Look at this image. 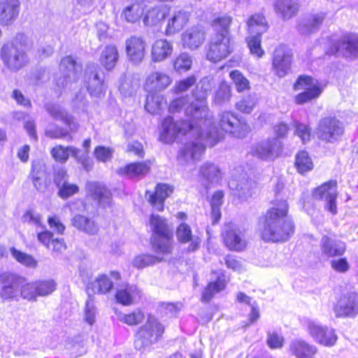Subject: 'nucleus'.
Returning <instances> with one entry per match:
<instances>
[{
    "label": "nucleus",
    "mask_w": 358,
    "mask_h": 358,
    "mask_svg": "<svg viewBox=\"0 0 358 358\" xmlns=\"http://www.w3.org/2000/svg\"><path fill=\"white\" fill-rule=\"evenodd\" d=\"M72 224L79 230H82L89 234H94L98 231V227L94 221L83 215H77L73 217Z\"/></svg>",
    "instance_id": "obj_43"
},
{
    "label": "nucleus",
    "mask_w": 358,
    "mask_h": 358,
    "mask_svg": "<svg viewBox=\"0 0 358 358\" xmlns=\"http://www.w3.org/2000/svg\"><path fill=\"white\" fill-rule=\"evenodd\" d=\"M196 77L194 75H192L185 79L180 80L176 84L174 87L175 92L182 93L187 91L196 83Z\"/></svg>",
    "instance_id": "obj_61"
},
{
    "label": "nucleus",
    "mask_w": 358,
    "mask_h": 358,
    "mask_svg": "<svg viewBox=\"0 0 358 358\" xmlns=\"http://www.w3.org/2000/svg\"><path fill=\"white\" fill-rule=\"evenodd\" d=\"M288 211L287 201H276L265 216L260 219L259 225L262 238L265 241H287L294 234L293 222L286 218Z\"/></svg>",
    "instance_id": "obj_2"
},
{
    "label": "nucleus",
    "mask_w": 358,
    "mask_h": 358,
    "mask_svg": "<svg viewBox=\"0 0 358 358\" xmlns=\"http://www.w3.org/2000/svg\"><path fill=\"white\" fill-rule=\"evenodd\" d=\"M338 317H353L358 314V293L350 292L341 296L334 307Z\"/></svg>",
    "instance_id": "obj_17"
},
{
    "label": "nucleus",
    "mask_w": 358,
    "mask_h": 358,
    "mask_svg": "<svg viewBox=\"0 0 358 358\" xmlns=\"http://www.w3.org/2000/svg\"><path fill=\"white\" fill-rule=\"evenodd\" d=\"M172 83L171 76L163 71L152 72L146 78L144 88L149 92H162Z\"/></svg>",
    "instance_id": "obj_23"
},
{
    "label": "nucleus",
    "mask_w": 358,
    "mask_h": 358,
    "mask_svg": "<svg viewBox=\"0 0 358 358\" xmlns=\"http://www.w3.org/2000/svg\"><path fill=\"white\" fill-rule=\"evenodd\" d=\"M257 103V99L256 95L249 94L238 101L236 103V108L243 113L249 114L253 110Z\"/></svg>",
    "instance_id": "obj_54"
},
{
    "label": "nucleus",
    "mask_w": 358,
    "mask_h": 358,
    "mask_svg": "<svg viewBox=\"0 0 358 358\" xmlns=\"http://www.w3.org/2000/svg\"><path fill=\"white\" fill-rule=\"evenodd\" d=\"M45 109L52 118L63 122L69 127L71 131L77 130L78 123L75 121L73 117L68 114L61 106L55 103H48L45 105Z\"/></svg>",
    "instance_id": "obj_27"
},
{
    "label": "nucleus",
    "mask_w": 358,
    "mask_h": 358,
    "mask_svg": "<svg viewBox=\"0 0 358 358\" xmlns=\"http://www.w3.org/2000/svg\"><path fill=\"white\" fill-rule=\"evenodd\" d=\"M10 252L11 256L22 266L29 268L37 267L38 262L32 255L18 250L15 248H11Z\"/></svg>",
    "instance_id": "obj_44"
},
{
    "label": "nucleus",
    "mask_w": 358,
    "mask_h": 358,
    "mask_svg": "<svg viewBox=\"0 0 358 358\" xmlns=\"http://www.w3.org/2000/svg\"><path fill=\"white\" fill-rule=\"evenodd\" d=\"M206 38V32L201 26L192 27L185 31L182 35V41L185 47L191 50L200 47Z\"/></svg>",
    "instance_id": "obj_25"
},
{
    "label": "nucleus",
    "mask_w": 358,
    "mask_h": 358,
    "mask_svg": "<svg viewBox=\"0 0 358 358\" xmlns=\"http://www.w3.org/2000/svg\"><path fill=\"white\" fill-rule=\"evenodd\" d=\"M162 260V257L149 254H143L135 257L131 264L134 267L138 269H142L147 266H152Z\"/></svg>",
    "instance_id": "obj_46"
},
{
    "label": "nucleus",
    "mask_w": 358,
    "mask_h": 358,
    "mask_svg": "<svg viewBox=\"0 0 358 358\" xmlns=\"http://www.w3.org/2000/svg\"><path fill=\"white\" fill-rule=\"evenodd\" d=\"M145 41L137 36H131L125 41V52L129 62L134 64H141L145 55Z\"/></svg>",
    "instance_id": "obj_18"
},
{
    "label": "nucleus",
    "mask_w": 358,
    "mask_h": 358,
    "mask_svg": "<svg viewBox=\"0 0 358 358\" xmlns=\"http://www.w3.org/2000/svg\"><path fill=\"white\" fill-rule=\"evenodd\" d=\"M168 13L164 6H157L150 9L143 17V23L146 26H155L162 21Z\"/></svg>",
    "instance_id": "obj_40"
},
{
    "label": "nucleus",
    "mask_w": 358,
    "mask_h": 358,
    "mask_svg": "<svg viewBox=\"0 0 358 358\" xmlns=\"http://www.w3.org/2000/svg\"><path fill=\"white\" fill-rule=\"evenodd\" d=\"M343 134L341 122L334 117H324L320 120L317 127L319 138L327 142L337 141Z\"/></svg>",
    "instance_id": "obj_13"
},
{
    "label": "nucleus",
    "mask_w": 358,
    "mask_h": 358,
    "mask_svg": "<svg viewBox=\"0 0 358 358\" xmlns=\"http://www.w3.org/2000/svg\"><path fill=\"white\" fill-rule=\"evenodd\" d=\"M44 176L45 173L38 170L37 166L33 164L31 177L34 187L39 192H44L48 187V183L44 179Z\"/></svg>",
    "instance_id": "obj_56"
},
{
    "label": "nucleus",
    "mask_w": 358,
    "mask_h": 358,
    "mask_svg": "<svg viewBox=\"0 0 358 358\" xmlns=\"http://www.w3.org/2000/svg\"><path fill=\"white\" fill-rule=\"evenodd\" d=\"M301 324L317 343L326 347H332L336 344L338 337L334 329L322 326L319 322L309 318L303 319Z\"/></svg>",
    "instance_id": "obj_6"
},
{
    "label": "nucleus",
    "mask_w": 358,
    "mask_h": 358,
    "mask_svg": "<svg viewBox=\"0 0 358 358\" xmlns=\"http://www.w3.org/2000/svg\"><path fill=\"white\" fill-rule=\"evenodd\" d=\"M86 189L87 193L101 205L106 206L110 204L111 194L104 185L98 182H87Z\"/></svg>",
    "instance_id": "obj_30"
},
{
    "label": "nucleus",
    "mask_w": 358,
    "mask_h": 358,
    "mask_svg": "<svg viewBox=\"0 0 358 358\" xmlns=\"http://www.w3.org/2000/svg\"><path fill=\"white\" fill-rule=\"evenodd\" d=\"M164 333V327L157 320L149 315L146 323L142 326L136 336L134 341L135 348L145 352L157 341Z\"/></svg>",
    "instance_id": "obj_5"
},
{
    "label": "nucleus",
    "mask_w": 358,
    "mask_h": 358,
    "mask_svg": "<svg viewBox=\"0 0 358 358\" xmlns=\"http://www.w3.org/2000/svg\"><path fill=\"white\" fill-rule=\"evenodd\" d=\"M201 177L209 184L217 182L219 180L220 171L217 167L213 164H205L200 169Z\"/></svg>",
    "instance_id": "obj_49"
},
{
    "label": "nucleus",
    "mask_w": 358,
    "mask_h": 358,
    "mask_svg": "<svg viewBox=\"0 0 358 358\" xmlns=\"http://www.w3.org/2000/svg\"><path fill=\"white\" fill-rule=\"evenodd\" d=\"M248 31L251 34L262 35L266 31L268 25L265 17L260 14L252 15L248 20Z\"/></svg>",
    "instance_id": "obj_41"
},
{
    "label": "nucleus",
    "mask_w": 358,
    "mask_h": 358,
    "mask_svg": "<svg viewBox=\"0 0 358 358\" xmlns=\"http://www.w3.org/2000/svg\"><path fill=\"white\" fill-rule=\"evenodd\" d=\"M250 128L244 121L236 117H231L225 116V133L229 132L234 137L241 138L247 136Z\"/></svg>",
    "instance_id": "obj_32"
},
{
    "label": "nucleus",
    "mask_w": 358,
    "mask_h": 358,
    "mask_svg": "<svg viewBox=\"0 0 358 358\" xmlns=\"http://www.w3.org/2000/svg\"><path fill=\"white\" fill-rule=\"evenodd\" d=\"M320 246L322 255L327 258L342 256L346 250L343 241L328 236L322 237Z\"/></svg>",
    "instance_id": "obj_22"
},
{
    "label": "nucleus",
    "mask_w": 358,
    "mask_h": 358,
    "mask_svg": "<svg viewBox=\"0 0 358 358\" xmlns=\"http://www.w3.org/2000/svg\"><path fill=\"white\" fill-rule=\"evenodd\" d=\"M117 319L127 325L135 326L143 321L145 314L141 309H136L132 313L128 314L119 313Z\"/></svg>",
    "instance_id": "obj_47"
},
{
    "label": "nucleus",
    "mask_w": 358,
    "mask_h": 358,
    "mask_svg": "<svg viewBox=\"0 0 358 358\" xmlns=\"http://www.w3.org/2000/svg\"><path fill=\"white\" fill-rule=\"evenodd\" d=\"M275 11L280 14L284 20L294 16L298 11V3L293 0H277L274 5Z\"/></svg>",
    "instance_id": "obj_38"
},
{
    "label": "nucleus",
    "mask_w": 358,
    "mask_h": 358,
    "mask_svg": "<svg viewBox=\"0 0 358 358\" xmlns=\"http://www.w3.org/2000/svg\"><path fill=\"white\" fill-rule=\"evenodd\" d=\"M235 171L236 173L233 174V177L228 182L229 188L234 196L240 199H246L252 196L257 184L255 181L249 180L241 167L237 168Z\"/></svg>",
    "instance_id": "obj_9"
},
{
    "label": "nucleus",
    "mask_w": 358,
    "mask_h": 358,
    "mask_svg": "<svg viewBox=\"0 0 358 358\" xmlns=\"http://www.w3.org/2000/svg\"><path fill=\"white\" fill-rule=\"evenodd\" d=\"M296 90H303L295 96V101L298 104H303L317 99L323 91L320 83L308 76H301L294 84Z\"/></svg>",
    "instance_id": "obj_8"
},
{
    "label": "nucleus",
    "mask_w": 358,
    "mask_h": 358,
    "mask_svg": "<svg viewBox=\"0 0 358 358\" xmlns=\"http://www.w3.org/2000/svg\"><path fill=\"white\" fill-rule=\"evenodd\" d=\"M89 298L86 301L85 308L84 318L89 324H93L96 321V308L94 303V299L92 296L88 295Z\"/></svg>",
    "instance_id": "obj_60"
},
{
    "label": "nucleus",
    "mask_w": 358,
    "mask_h": 358,
    "mask_svg": "<svg viewBox=\"0 0 358 358\" xmlns=\"http://www.w3.org/2000/svg\"><path fill=\"white\" fill-rule=\"evenodd\" d=\"M80 152V150L72 146L64 148L57 145L52 149L51 154L56 161L64 163L67 161L70 155L77 157Z\"/></svg>",
    "instance_id": "obj_42"
},
{
    "label": "nucleus",
    "mask_w": 358,
    "mask_h": 358,
    "mask_svg": "<svg viewBox=\"0 0 358 358\" xmlns=\"http://www.w3.org/2000/svg\"><path fill=\"white\" fill-rule=\"evenodd\" d=\"M38 295L45 296L52 294L57 287V283L53 280H44L36 281Z\"/></svg>",
    "instance_id": "obj_59"
},
{
    "label": "nucleus",
    "mask_w": 358,
    "mask_h": 358,
    "mask_svg": "<svg viewBox=\"0 0 358 358\" xmlns=\"http://www.w3.org/2000/svg\"><path fill=\"white\" fill-rule=\"evenodd\" d=\"M245 41L248 47L250 49V52L252 55L256 56L258 58L263 57L264 51L261 46L262 35H250L245 38Z\"/></svg>",
    "instance_id": "obj_51"
},
{
    "label": "nucleus",
    "mask_w": 358,
    "mask_h": 358,
    "mask_svg": "<svg viewBox=\"0 0 358 358\" xmlns=\"http://www.w3.org/2000/svg\"><path fill=\"white\" fill-rule=\"evenodd\" d=\"M341 52L346 57L358 56V34H346L341 40L335 41L327 50V54L334 55Z\"/></svg>",
    "instance_id": "obj_16"
},
{
    "label": "nucleus",
    "mask_w": 358,
    "mask_h": 358,
    "mask_svg": "<svg viewBox=\"0 0 358 358\" xmlns=\"http://www.w3.org/2000/svg\"><path fill=\"white\" fill-rule=\"evenodd\" d=\"M192 64L191 56L187 53H181L173 63L174 69L179 73L189 71Z\"/></svg>",
    "instance_id": "obj_57"
},
{
    "label": "nucleus",
    "mask_w": 358,
    "mask_h": 358,
    "mask_svg": "<svg viewBox=\"0 0 358 358\" xmlns=\"http://www.w3.org/2000/svg\"><path fill=\"white\" fill-rule=\"evenodd\" d=\"M173 192L172 187L167 184H158L154 193L146 192L148 196V201L152 207L158 210L162 211L164 206L165 199Z\"/></svg>",
    "instance_id": "obj_26"
},
{
    "label": "nucleus",
    "mask_w": 358,
    "mask_h": 358,
    "mask_svg": "<svg viewBox=\"0 0 358 358\" xmlns=\"http://www.w3.org/2000/svg\"><path fill=\"white\" fill-rule=\"evenodd\" d=\"M223 193L222 191L215 192L211 199V217L213 224L217 223L221 218L220 206L222 204Z\"/></svg>",
    "instance_id": "obj_52"
},
{
    "label": "nucleus",
    "mask_w": 358,
    "mask_h": 358,
    "mask_svg": "<svg viewBox=\"0 0 358 358\" xmlns=\"http://www.w3.org/2000/svg\"><path fill=\"white\" fill-rule=\"evenodd\" d=\"M113 283L106 275H99L94 281L88 284L87 292L88 295L94 294H106L113 287Z\"/></svg>",
    "instance_id": "obj_36"
},
{
    "label": "nucleus",
    "mask_w": 358,
    "mask_h": 358,
    "mask_svg": "<svg viewBox=\"0 0 358 358\" xmlns=\"http://www.w3.org/2000/svg\"><path fill=\"white\" fill-rule=\"evenodd\" d=\"M60 70L64 71L65 75L63 78H58L56 84L59 87L64 88L69 83L78 80L82 67L72 57L66 56L61 60Z\"/></svg>",
    "instance_id": "obj_19"
},
{
    "label": "nucleus",
    "mask_w": 358,
    "mask_h": 358,
    "mask_svg": "<svg viewBox=\"0 0 358 358\" xmlns=\"http://www.w3.org/2000/svg\"><path fill=\"white\" fill-rule=\"evenodd\" d=\"M176 238L181 243L191 242L188 247L189 251H194L199 248L200 243L199 241L198 238H193L191 228L185 223H181L178 227L176 230Z\"/></svg>",
    "instance_id": "obj_37"
},
{
    "label": "nucleus",
    "mask_w": 358,
    "mask_h": 358,
    "mask_svg": "<svg viewBox=\"0 0 358 358\" xmlns=\"http://www.w3.org/2000/svg\"><path fill=\"white\" fill-rule=\"evenodd\" d=\"M295 166L300 173H304L313 168V162L306 151H301L296 155Z\"/></svg>",
    "instance_id": "obj_50"
},
{
    "label": "nucleus",
    "mask_w": 358,
    "mask_h": 358,
    "mask_svg": "<svg viewBox=\"0 0 358 358\" xmlns=\"http://www.w3.org/2000/svg\"><path fill=\"white\" fill-rule=\"evenodd\" d=\"M115 297L118 303L124 306H130L141 300L142 292L136 285L125 284L117 289Z\"/></svg>",
    "instance_id": "obj_24"
},
{
    "label": "nucleus",
    "mask_w": 358,
    "mask_h": 358,
    "mask_svg": "<svg viewBox=\"0 0 358 358\" xmlns=\"http://www.w3.org/2000/svg\"><path fill=\"white\" fill-rule=\"evenodd\" d=\"M20 296L29 301L36 300V297L38 296L36 282L26 283L24 278V284H22V287L20 288Z\"/></svg>",
    "instance_id": "obj_58"
},
{
    "label": "nucleus",
    "mask_w": 358,
    "mask_h": 358,
    "mask_svg": "<svg viewBox=\"0 0 358 358\" xmlns=\"http://www.w3.org/2000/svg\"><path fill=\"white\" fill-rule=\"evenodd\" d=\"M150 165L151 162L150 161L131 163L124 168L120 169L118 173L131 178H143L150 171Z\"/></svg>",
    "instance_id": "obj_35"
},
{
    "label": "nucleus",
    "mask_w": 358,
    "mask_h": 358,
    "mask_svg": "<svg viewBox=\"0 0 358 358\" xmlns=\"http://www.w3.org/2000/svg\"><path fill=\"white\" fill-rule=\"evenodd\" d=\"M313 196L315 199L325 201V209L333 215L337 213L336 199L337 182L335 180H330L324 182L321 186L315 189Z\"/></svg>",
    "instance_id": "obj_12"
},
{
    "label": "nucleus",
    "mask_w": 358,
    "mask_h": 358,
    "mask_svg": "<svg viewBox=\"0 0 358 358\" xmlns=\"http://www.w3.org/2000/svg\"><path fill=\"white\" fill-rule=\"evenodd\" d=\"M267 344L272 349L280 348L284 344L283 336L275 332H268L267 336Z\"/></svg>",
    "instance_id": "obj_63"
},
{
    "label": "nucleus",
    "mask_w": 358,
    "mask_h": 358,
    "mask_svg": "<svg viewBox=\"0 0 358 358\" xmlns=\"http://www.w3.org/2000/svg\"><path fill=\"white\" fill-rule=\"evenodd\" d=\"M120 55L116 45H107L101 51L99 62L107 71L113 70L119 60Z\"/></svg>",
    "instance_id": "obj_33"
},
{
    "label": "nucleus",
    "mask_w": 358,
    "mask_h": 358,
    "mask_svg": "<svg viewBox=\"0 0 358 358\" xmlns=\"http://www.w3.org/2000/svg\"><path fill=\"white\" fill-rule=\"evenodd\" d=\"M31 47L32 42L27 35L17 34L0 50V57L4 66L12 71H19L28 63L27 52Z\"/></svg>",
    "instance_id": "obj_3"
},
{
    "label": "nucleus",
    "mask_w": 358,
    "mask_h": 358,
    "mask_svg": "<svg viewBox=\"0 0 358 358\" xmlns=\"http://www.w3.org/2000/svg\"><path fill=\"white\" fill-rule=\"evenodd\" d=\"M282 151V143L276 138H268L250 146L248 155L264 161H271Z\"/></svg>",
    "instance_id": "obj_10"
},
{
    "label": "nucleus",
    "mask_w": 358,
    "mask_h": 358,
    "mask_svg": "<svg viewBox=\"0 0 358 358\" xmlns=\"http://www.w3.org/2000/svg\"><path fill=\"white\" fill-rule=\"evenodd\" d=\"M173 50L171 42L166 39H158L152 45L151 59L155 63L163 62L172 55Z\"/></svg>",
    "instance_id": "obj_28"
},
{
    "label": "nucleus",
    "mask_w": 358,
    "mask_h": 358,
    "mask_svg": "<svg viewBox=\"0 0 358 358\" xmlns=\"http://www.w3.org/2000/svg\"><path fill=\"white\" fill-rule=\"evenodd\" d=\"M225 246L234 251H241L246 246L243 231L235 224H225Z\"/></svg>",
    "instance_id": "obj_20"
},
{
    "label": "nucleus",
    "mask_w": 358,
    "mask_h": 358,
    "mask_svg": "<svg viewBox=\"0 0 358 358\" xmlns=\"http://www.w3.org/2000/svg\"><path fill=\"white\" fill-rule=\"evenodd\" d=\"M143 13V6L136 1L124 8L121 17L129 23H135L140 20Z\"/></svg>",
    "instance_id": "obj_39"
},
{
    "label": "nucleus",
    "mask_w": 358,
    "mask_h": 358,
    "mask_svg": "<svg viewBox=\"0 0 358 358\" xmlns=\"http://www.w3.org/2000/svg\"><path fill=\"white\" fill-rule=\"evenodd\" d=\"M198 103H192L185 109L191 121L176 122L172 117H166L162 122L159 140L164 143L173 142L178 134L187 135L192 139L180 150L178 160L182 162L199 160L204 152L206 146L215 145L220 139L217 128L213 120L208 117V108L205 104L206 93L199 96L194 92Z\"/></svg>",
    "instance_id": "obj_1"
},
{
    "label": "nucleus",
    "mask_w": 358,
    "mask_h": 358,
    "mask_svg": "<svg viewBox=\"0 0 358 358\" xmlns=\"http://www.w3.org/2000/svg\"><path fill=\"white\" fill-rule=\"evenodd\" d=\"M94 155L98 161L106 162L111 159L113 150L108 148L98 146L95 149Z\"/></svg>",
    "instance_id": "obj_64"
},
{
    "label": "nucleus",
    "mask_w": 358,
    "mask_h": 358,
    "mask_svg": "<svg viewBox=\"0 0 358 358\" xmlns=\"http://www.w3.org/2000/svg\"><path fill=\"white\" fill-rule=\"evenodd\" d=\"M224 287V284L220 278H218L215 282H210L208 286L204 289L201 294V301L204 303L209 302L213 297L218 293Z\"/></svg>",
    "instance_id": "obj_53"
},
{
    "label": "nucleus",
    "mask_w": 358,
    "mask_h": 358,
    "mask_svg": "<svg viewBox=\"0 0 358 358\" xmlns=\"http://www.w3.org/2000/svg\"><path fill=\"white\" fill-rule=\"evenodd\" d=\"M150 225L152 231V244L154 251L158 255L170 254L173 249V229L167 220L157 215H151Z\"/></svg>",
    "instance_id": "obj_4"
},
{
    "label": "nucleus",
    "mask_w": 358,
    "mask_h": 358,
    "mask_svg": "<svg viewBox=\"0 0 358 358\" xmlns=\"http://www.w3.org/2000/svg\"><path fill=\"white\" fill-rule=\"evenodd\" d=\"M189 18V14L185 10H180L175 12L168 21L166 34L171 35L180 31L186 25Z\"/></svg>",
    "instance_id": "obj_34"
},
{
    "label": "nucleus",
    "mask_w": 358,
    "mask_h": 358,
    "mask_svg": "<svg viewBox=\"0 0 358 358\" xmlns=\"http://www.w3.org/2000/svg\"><path fill=\"white\" fill-rule=\"evenodd\" d=\"M289 350L296 358H314L317 352L315 346L301 339L292 341L289 344Z\"/></svg>",
    "instance_id": "obj_31"
},
{
    "label": "nucleus",
    "mask_w": 358,
    "mask_h": 358,
    "mask_svg": "<svg viewBox=\"0 0 358 358\" xmlns=\"http://www.w3.org/2000/svg\"><path fill=\"white\" fill-rule=\"evenodd\" d=\"M20 8L19 0H0V24H13L19 17Z\"/></svg>",
    "instance_id": "obj_21"
},
{
    "label": "nucleus",
    "mask_w": 358,
    "mask_h": 358,
    "mask_svg": "<svg viewBox=\"0 0 358 358\" xmlns=\"http://www.w3.org/2000/svg\"><path fill=\"white\" fill-rule=\"evenodd\" d=\"M57 187L59 189L58 195L62 199H67L76 194L79 190L76 185L71 184L68 182Z\"/></svg>",
    "instance_id": "obj_62"
},
{
    "label": "nucleus",
    "mask_w": 358,
    "mask_h": 358,
    "mask_svg": "<svg viewBox=\"0 0 358 358\" xmlns=\"http://www.w3.org/2000/svg\"><path fill=\"white\" fill-rule=\"evenodd\" d=\"M213 33L207 50V59L216 63L224 57V18L218 17L211 24Z\"/></svg>",
    "instance_id": "obj_7"
},
{
    "label": "nucleus",
    "mask_w": 358,
    "mask_h": 358,
    "mask_svg": "<svg viewBox=\"0 0 358 358\" xmlns=\"http://www.w3.org/2000/svg\"><path fill=\"white\" fill-rule=\"evenodd\" d=\"M84 82L91 96H100L103 94V73L96 65L90 64L87 66Z\"/></svg>",
    "instance_id": "obj_14"
},
{
    "label": "nucleus",
    "mask_w": 358,
    "mask_h": 358,
    "mask_svg": "<svg viewBox=\"0 0 358 358\" xmlns=\"http://www.w3.org/2000/svg\"><path fill=\"white\" fill-rule=\"evenodd\" d=\"M325 18L324 13L310 14L299 24L298 29L302 34H309L318 31Z\"/></svg>",
    "instance_id": "obj_29"
},
{
    "label": "nucleus",
    "mask_w": 358,
    "mask_h": 358,
    "mask_svg": "<svg viewBox=\"0 0 358 358\" xmlns=\"http://www.w3.org/2000/svg\"><path fill=\"white\" fill-rule=\"evenodd\" d=\"M24 278L10 272L0 273V299L17 300Z\"/></svg>",
    "instance_id": "obj_11"
},
{
    "label": "nucleus",
    "mask_w": 358,
    "mask_h": 358,
    "mask_svg": "<svg viewBox=\"0 0 358 358\" xmlns=\"http://www.w3.org/2000/svg\"><path fill=\"white\" fill-rule=\"evenodd\" d=\"M292 55L285 45H278L274 50L272 59V67L278 77L285 76L290 70Z\"/></svg>",
    "instance_id": "obj_15"
},
{
    "label": "nucleus",
    "mask_w": 358,
    "mask_h": 358,
    "mask_svg": "<svg viewBox=\"0 0 358 358\" xmlns=\"http://www.w3.org/2000/svg\"><path fill=\"white\" fill-rule=\"evenodd\" d=\"M292 127L294 129V134L299 137L303 143L310 141L311 129L308 124L294 120Z\"/></svg>",
    "instance_id": "obj_55"
},
{
    "label": "nucleus",
    "mask_w": 358,
    "mask_h": 358,
    "mask_svg": "<svg viewBox=\"0 0 358 358\" xmlns=\"http://www.w3.org/2000/svg\"><path fill=\"white\" fill-rule=\"evenodd\" d=\"M164 97L162 95L150 92L145 104V110L151 114H158L162 109Z\"/></svg>",
    "instance_id": "obj_45"
},
{
    "label": "nucleus",
    "mask_w": 358,
    "mask_h": 358,
    "mask_svg": "<svg viewBox=\"0 0 358 358\" xmlns=\"http://www.w3.org/2000/svg\"><path fill=\"white\" fill-rule=\"evenodd\" d=\"M229 77L231 79L233 84L239 93L243 92L250 90V81L243 76V74L238 70H234L230 72Z\"/></svg>",
    "instance_id": "obj_48"
}]
</instances>
